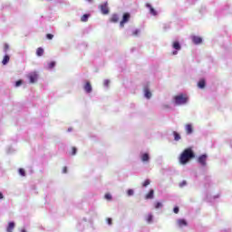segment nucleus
<instances>
[{
    "label": "nucleus",
    "mask_w": 232,
    "mask_h": 232,
    "mask_svg": "<svg viewBox=\"0 0 232 232\" xmlns=\"http://www.w3.org/2000/svg\"><path fill=\"white\" fill-rule=\"evenodd\" d=\"M153 195H155V190L150 189L149 193L145 196L146 200L153 198Z\"/></svg>",
    "instance_id": "obj_13"
},
{
    "label": "nucleus",
    "mask_w": 232,
    "mask_h": 232,
    "mask_svg": "<svg viewBox=\"0 0 232 232\" xmlns=\"http://www.w3.org/2000/svg\"><path fill=\"white\" fill-rule=\"evenodd\" d=\"M109 83H110V81H105V86H108Z\"/></svg>",
    "instance_id": "obj_41"
},
{
    "label": "nucleus",
    "mask_w": 232,
    "mask_h": 232,
    "mask_svg": "<svg viewBox=\"0 0 232 232\" xmlns=\"http://www.w3.org/2000/svg\"><path fill=\"white\" fill-rule=\"evenodd\" d=\"M127 195H128L129 197H131V195H133V189H129V190L127 191Z\"/></svg>",
    "instance_id": "obj_33"
},
{
    "label": "nucleus",
    "mask_w": 232,
    "mask_h": 232,
    "mask_svg": "<svg viewBox=\"0 0 232 232\" xmlns=\"http://www.w3.org/2000/svg\"><path fill=\"white\" fill-rule=\"evenodd\" d=\"M44 53V49H43L42 47L37 48L36 55L38 57H43Z\"/></svg>",
    "instance_id": "obj_16"
},
{
    "label": "nucleus",
    "mask_w": 232,
    "mask_h": 232,
    "mask_svg": "<svg viewBox=\"0 0 232 232\" xmlns=\"http://www.w3.org/2000/svg\"><path fill=\"white\" fill-rule=\"evenodd\" d=\"M105 198L107 200H111V194H110V193L105 194Z\"/></svg>",
    "instance_id": "obj_30"
},
{
    "label": "nucleus",
    "mask_w": 232,
    "mask_h": 232,
    "mask_svg": "<svg viewBox=\"0 0 232 232\" xmlns=\"http://www.w3.org/2000/svg\"><path fill=\"white\" fill-rule=\"evenodd\" d=\"M207 160H208V155L202 154L198 158V162L200 164V166H206L207 165Z\"/></svg>",
    "instance_id": "obj_6"
},
{
    "label": "nucleus",
    "mask_w": 232,
    "mask_h": 232,
    "mask_svg": "<svg viewBox=\"0 0 232 232\" xmlns=\"http://www.w3.org/2000/svg\"><path fill=\"white\" fill-rule=\"evenodd\" d=\"M172 48H174V50H181V46H180V43L179 42H173L172 44Z\"/></svg>",
    "instance_id": "obj_17"
},
{
    "label": "nucleus",
    "mask_w": 232,
    "mask_h": 232,
    "mask_svg": "<svg viewBox=\"0 0 232 232\" xmlns=\"http://www.w3.org/2000/svg\"><path fill=\"white\" fill-rule=\"evenodd\" d=\"M177 53H179V52L177 51L172 52V55H177Z\"/></svg>",
    "instance_id": "obj_39"
},
{
    "label": "nucleus",
    "mask_w": 232,
    "mask_h": 232,
    "mask_svg": "<svg viewBox=\"0 0 232 232\" xmlns=\"http://www.w3.org/2000/svg\"><path fill=\"white\" fill-rule=\"evenodd\" d=\"M185 130L188 135H191V133H193V126L191 124H187Z\"/></svg>",
    "instance_id": "obj_10"
},
{
    "label": "nucleus",
    "mask_w": 232,
    "mask_h": 232,
    "mask_svg": "<svg viewBox=\"0 0 232 232\" xmlns=\"http://www.w3.org/2000/svg\"><path fill=\"white\" fill-rule=\"evenodd\" d=\"M198 88L204 90V88H206V80L204 79L199 80L198 82Z\"/></svg>",
    "instance_id": "obj_11"
},
{
    "label": "nucleus",
    "mask_w": 232,
    "mask_h": 232,
    "mask_svg": "<svg viewBox=\"0 0 232 232\" xmlns=\"http://www.w3.org/2000/svg\"><path fill=\"white\" fill-rule=\"evenodd\" d=\"M63 173H68V168L67 167L63 168Z\"/></svg>",
    "instance_id": "obj_37"
},
{
    "label": "nucleus",
    "mask_w": 232,
    "mask_h": 232,
    "mask_svg": "<svg viewBox=\"0 0 232 232\" xmlns=\"http://www.w3.org/2000/svg\"><path fill=\"white\" fill-rule=\"evenodd\" d=\"M146 7L149 8L150 14H151V15H157V11L155 10V8H153V6L147 3Z\"/></svg>",
    "instance_id": "obj_8"
},
{
    "label": "nucleus",
    "mask_w": 232,
    "mask_h": 232,
    "mask_svg": "<svg viewBox=\"0 0 232 232\" xmlns=\"http://www.w3.org/2000/svg\"><path fill=\"white\" fill-rule=\"evenodd\" d=\"M48 66H49L50 69L54 68L55 67V62L49 63Z\"/></svg>",
    "instance_id": "obj_29"
},
{
    "label": "nucleus",
    "mask_w": 232,
    "mask_h": 232,
    "mask_svg": "<svg viewBox=\"0 0 232 232\" xmlns=\"http://www.w3.org/2000/svg\"><path fill=\"white\" fill-rule=\"evenodd\" d=\"M19 174H20L22 177H25L26 172L24 170V169H19Z\"/></svg>",
    "instance_id": "obj_25"
},
{
    "label": "nucleus",
    "mask_w": 232,
    "mask_h": 232,
    "mask_svg": "<svg viewBox=\"0 0 232 232\" xmlns=\"http://www.w3.org/2000/svg\"><path fill=\"white\" fill-rule=\"evenodd\" d=\"M14 227H15V223L9 222L8 227L6 228L7 232H14Z\"/></svg>",
    "instance_id": "obj_14"
},
{
    "label": "nucleus",
    "mask_w": 232,
    "mask_h": 232,
    "mask_svg": "<svg viewBox=\"0 0 232 232\" xmlns=\"http://www.w3.org/2000/svg\"><path fill=\"white\" fill-rule=\"evenodd\" d=\"M144 92H145V97L147 99H151V92H150V89L146 88Z\"/></svg>",
    "instance_id": "obj_23"
},
{
    "label": "nucleus",
    "mask_w": 232,
    "mask_h": 232,
    "mask_svg": "<svg viewBox=\"0 0 232 232\" xmlns=\"http://www.w3.org/2000/svg\"><path fill=\"white\" fill-rule=\"evenodd\" d=\"M146 222H148V224H151L153 222V215L148 214L146 217Z\"/></svg>",
    "instance_id": "obj_20"
},
{
    "label": "nucleus",
    "mask_w": 232,
    "mask_h": 232,
    "mask_svg": "<svg viewBox=\"0 0 232 232\" xmlns=\"http://www.w3.org/2000/svg\"><path fill=\"white\" fill-rule=\"evenodd\" d=\"M71 155H77V148H75V147L72 148Z\"/></svg>",
    "instance_id": "obj_26"
},
{
    "label": "nucleus",
    "mask_w": 232,
    "mask_h": 232,
    "mask_svg": "<svg viewBox=\"0 0 232 232\" xmlns=\"http://www.w3.org/2000/svg\"><path fill=\"white\" fill-rule=\"evenodd\" d=\"M90 3H92V0H88Z\"/></svg>",
    "instance_id": "obj_43"
},
{
    "label": "nucleus",
    "mask_w": 232,
    "mask_h": 232,
    "mask_svg": "<svg viewBox=\"0 0 232 232\" xmlns=\"http://www.w3.org/2000/svg\"><path fill=\"white\" fill-rule=\"evenodd\" d=\"M21 84H23V81H21V80H19V81H17V82H15V86H16V87L21 86Z\"/></svg>",
    "instance_id": "obj_32"
},
{
    "label": "nucleus",
    "mask_w": 232,
    "mask_h": 232,
    "mask_svg": "<svg viewBox=\"0 0 232 232\" xmlns=\"http://www.w3.org/2000/svg\"><path fill=\"white\" fill-rule=\"evenodd\" d=\"M162 208V203H161V202H157V203L155 204V208H156V209H159V208Z\"/></svg>",
    "instance_id": "obj_27"
},
{
    "label": "nucleus",
    "mask_w": 232,
    "mask_h": 232,
    "mask_svg": "<svg viewBox=\"0 0 232 232\" xmlns=\"http://www.w3.org/2000/svg\"><path fill=\"white\" fill-rule=\"evenodd\" d=\"M174 140L179 141L180 140L181 137L180 134L177 131H173Z\"/></svg>",
    "instance_id": "obj_21"
},
{
    "label": "nucleus",
    "mask_w": 232,
    "mask_h": 232,
    "mask_svg": "<svg viewBox=\"0 0 232 232\" xmlns=\"http://www.w3.org/2000/svg\"><path fill=\"white\" fill-rule=\"evenodd\" d=\"M110 21L111 23H119V14H112Z\"/></svg>",
    "instance_id": "obj_15"
},
{
    "label": "nucleus",
    "mask_w": 232,
    "mask_h": 232,
    "mask_svg": "<svg viewBox=\"0 0 232 232\" xmlns=\"http://www.w3.org/2000/svg\"><path fill=\"white\" fill-rule=\"evenodd\" d=\"M150 182H151V181H150V179H146V180L143 182V184H142L143 188H148V186H150Z\"/></svg>",
    "instance_id": "obj_24"
},
{
    "label": "nucleus",
    "mask_w": 232,
    "mask_h": 232,
    "mask_svg": "<svg viewBox=\"0 0 232 232\" xmlns=\"http://www.w3.org/2000/svg\"><path fill=\"white\" fill-rule=\"evenodd\" d=\"M188 101H189L188 94L181 93L174 96V102L177 106H182L184 104H187Z\"/></svg>",
    "instance_id": "obj_2"
},
{
    "label": "nucleus",
    "mask_w": 232,
    "mask_h": 232,
    "mask_svg": "<svg viewBox=\"0 0 232 232\" xmlns=\"http://www.w3.org/2000/svg\"><path fill=\"white\" fill-rule=\"evenodd\" d=\"M31 84L34 82H37V79H39V74L36 72H31L27 75Z\"/></svg>",
    "instance_id": "obj_4"
},
{
    "label": "nucleus",
    "mask_w": 232,
    "mask_h": 232,
    "mask_svg": "<svg viewBox=\"0 0 232 232\" xmlns=\"http://www.w3.org/2000/svg\"><path fill=\"white\" fill-rule=\"evenodd\" d=\"M141 160H142V162H148V160H150V155L148 153H144L141 156Z\"/></svg>",
    "instance_id": "obj_19"
},
{
    "label": "nucleus",
    "mask_w": 232,
    "mask_h": 232,
    "mask_svg": "<svg viewBox=\"0 0 232 232\" xmlns=\"http://www.w3.org/2000/svg\"><path fill=\"white\" fill-rule=\"evenodd\" d=\"M46 38H47L49 41H52V39H53V34H46Z\"/></svg>",
    "instance_id": "obj_28"
},
{
    "label": "nucleus",
    "mask_w": 232,
    "mask_h": 232,
    "mask_svg": "<svg viewBox=\"0 0 232 232\" xmlns=\"http://www.w3.org/2000/svg\"><path fill=\"white\" fill-rule=\"evenodd\" d=\"M173 211H174V213H175L176 215H178V213H179V207H175L174 209H173Z\"/></svg>",
    "instance_id": "obj_35"
},
{
    "label": "nucleus",
    "mask_w": 232,
    "mask_h": 232,
    "mask_svg": "<svg viewBox=\"0 0 232 232\" xmlns=\"http://www.w3.org/2000/svg\"><path fill=\"white\" fill-rule=\"evenodd\" d=\"M90 18V14H83L82 17H81V21L82 23H87L88 19Z\"/></svg>",
    "instance_id": "obj_22"
},
{
    "label": "nucleus",
    "mask_w": 232,
    "mask_h": 232,
    "mask_svg": "<svg viewBox=\"0 0 232 232\" xmlns=\"http://www.w3.org/2000/svg\"><path fill=\"white\" fill-rule=\"evenodd\" d=\"M132 34L133 35H139V30L134 31Z\"/></svg>",
    "instance_id": "obj_38"
},
{
    "label": "nucleus",
    "mask_w": 232,
    "mask_h": 232,
    "mask_svg": "<svg viewBox=\"0 0 232 232\" xmlns=\"http://www.w3.org/2000/svg\"><path fill=\"white\" fill-rule=\"evenodd\" d=\"M22 232H26L24 229H22Z\"/></svg>",
    "instance_id": "obj_42"
},
{
    "label": "nucleus",
    "mask_w": 232,
    "mask_h": 232,
    "mask_svg": "<svg viewBox=\"0 0 232 232\" xmlns=\"http://www.w3.org/2000/svg\"><path fill=\"white\" fill-rule=\"evenodd\" d=\"M3 198H4L3 193L0 192V199H3Z\"/></svg>",
    "instance_id": "obj_40"
},
{
    "label": "nucleus",
    "mask_w": 232,
    "mask_h": 232,
    "mask_svg": "<svg viewBox=\"0 0 232 232\" xmlns=\"http://www.w3.org/2000/svg\"><path fill=\"white\" fill-rule=\"evenodd\" d=\"M107 223L109 224V226H111L112 220L111 218H107Z\"/></svg>",
    "instance_id": "obj_36"
},
{
    "label": "nucleus",
    "mask_w": 232,
    "mask_h": 232,
    "mask_svg": "<svg viewBox=\"0 0 232 232\" xmlns=\"http://www.w3.org/2000/svg\"><path fill=\"white\" fill-rule=\"evenodd\" d=\"M9 48H10V46L8 45V44H5V46H4L5 52H8Z\"/></svg>",
    "instance_id": "obj_34"
},
{
    "label": "nucleus",
    "mask_w": 232,
    "mask_h": 232,
    "mask_svg": "<svg viewBox=\"0 0 232 232\" xmlns=\"http://www.w3.org/2000/svg\"><path fill=\"white\" fill-rule=\"evenodd\" d=\"M192 42L194 43V44H200L202 43V37L192 36Z\"/></svg>",
    "instance_id": "obj_9"
},
{
    "label": "nucleus",
    "mask_w": 232,
    "mask_h": 232,
    "mask_svg": "<svg viewBox=\"0 0 232 232\" xmlns=\"http://www.w3.org/2000/svg\"><path fill=\"white\" fill-rule=\"evenodd\" d=\"M186 184H188V182H186V180H183L181 183H179V188H184Z\"/></svg>",
    "instance_id": "obj_31"
},
{
    "label": "nucleus",
    "mask_w": 232,
    "mask_h": 232,
    "mask_svg": "<svg viewBox=\"0 0 232 232\" xmlns=\"http://www.w3.org/2000/svg\"><path fill=\"white\" fill-rule=\"evenodd\" d=\"M8 63H10V56H9L8 54H5V55L4 56V59H3V61H2V63H3L4 65H6V64H8Z\"/></svg>",
    "instance_id": "obj_18"
},
{
    "label": "nucleus",
    "mask_w": 232,
    "mask_h": 232,
    "mask_svg": "<svg viewBox=\"0 0 232 232\" xmlns=\"http://www.w3.org/2000/svg\"><path fill=\"white\" fill-rule=\"evenodd\" d=\"M130 19H131V14L130 13H124L122 15V19L120 22V27L124 28L126 23H130Z\"/></svg>",
    "instance_id": "obj_3"
},
{
    "label": "nucleus",
    "mask_w": 232,
    "mask_h": 232,
    "mask_svg": "<svg viewBox=\"0 0 232 232\" xmlns=\"http://www.w3.org/2000/svg\"><path fill=\"white\" fill-rule=\"evenodd\" d=\"M100 10L103 15H108L110 14V8H108V2L100 5Z\"/></svg>",
    "instance_id": "obj_5"
},
{
    "label": "nucleus",
    "mask_w": 232,
    "mask_h": 232,
    "mask_svg": "<svg viewBox=\"0 0 232 232\" xmlns=\"http://www.w3.org/2000/svg\"><path fill=\"white\" fill-rule=\"evenodd\" d=\"M84 91L86 92V93H92V83H90V82H87L84 86H83Z\"/></svg>",
    "instance_id": "obj_7"
},
{
    "label": "nucleus",
    "mask_w": 232,
    "mask_h": 232,
    "mask_svg": "<svg viewBox=\"0 0 232 232\" xmlns=\"http://www.w3.org/2000/svg\"><path fill=\"white\" fill-rule=\"evenodd\" d=\"M177 223L179 227H184L188 226V222H186V219H178Z\"/></svg>",
    "instance_id": "obj_12"
},
{
    "label": "nucleus",
    "mask_w": 232,
    "mask_h": 232,
    "mask_svg": "<svg viewBox=\"0 0 232 232\" xmlns=\"http://www.w3.org/2000/svg\"><path fill=\"white\" fill-rule=\"evenodd\" d=\"M191 159H195V152H193V150L191 148H188L182 151L179 160V163L185 166V164L189 162Z\"/></svg>",
    "instance_id": "obj_1"
}]
</instances>
